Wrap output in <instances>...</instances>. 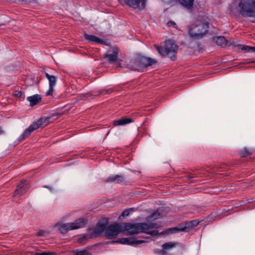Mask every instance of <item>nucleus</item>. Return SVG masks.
<instances>
[{
  "label": "nucleus",
  "mask_w": 255,
  "mask_h": 255,
  "mask_svg": "<svg viewBox=\"0 0 255 255\" xmlns=\"http://www.w3.org/2000/svg\"><path fill=\"white\" fill-rule=\"evenodd\" d=\"M252 200L253 201V202H255V198H252Z\"/></svg>",
  "instance_id": "47"
},
{
  "label": "nucleus",
  "mask_w": 255,
  "mask_h": 255,
  "mask_svg": "<svg viewBox=\"0 0 255 255\" xmlns=\"http://www.w3.org/2000/svg\"><path fill=\"white\" fill-rule=\"evenodd\" d=\"M209 28L208 22H201L197 24H193L191 25L188 34L189 36L193 39H199L207 32Z\"/></svg>",
  "instance_id": "5"
},
{
  "label": "nucleus",
  "mask_w": 255,
  "mask_h": 255,
  "mask_svg": "<svg viewBox=\"0 0 255 255\" xmlns=\"http://www.w3.org/2000/svg\"><path fill=\"white\" fill-rule=\"evenodd\" d=\"M112 92V90L108 89V90H106V93H107V94H110V93H111Z\"/></svg>",
  "instance_id": "44"
},
{
  "label": "nucleus",
  "mask_w": 255,
  "mask_h": 255,
  "mask_svg": "<svg viewBox=\"0 0 255 255\" xmlns=\"http://www.w3.org/2000/svg\"><path fill=\"white\" fill-rule=\"evenodd\" d=\"M240 45H242L239 44H237L236 42H234V41L233 42L228 41V44L227 45V46H233L236 51L241 50V47L239 46Z\"/></svg>",
  "instance_id": "31"
},
{
  "label": "nucleus",
  "mask_w": 255,
  "mask_h": 255,
  "mask_svg": "<svg viewBox=\"0 0 255 255\" xmlns=\"http://www.w3.org/2000/svg\"><path fill=\"white\" fill-rule=\"evenodd\" d=\"M133 121L128 118H122L118 120H115L113 121V125L115 126H125L127 124L131 123Z\"/></svg>",
  "instance_id": "15"
},
{
  "label": "nucleus",
  "mask_w": 255,
  "mask_h": 255,
  "mask_svg": "<svg viewBox=\"0 0 255 255\" xmlns=\"http://www.w3.org/2000/svg\"><path fill=\"white\" fill-rule=\"evenodd\" d=\"M106 90H102L100 91L99 93L100 94H107Z\"/></svg>",
  "instance_id": "42"
},
{
  "label": "nucleus",
  "mask_w": 255,
  "mask_h": 255,
  "mask_svg": "<svg viewBox=\"0 0 255 255\" xmlns=\"http://www.w3.org/2000/svg\"><path fill=\"white\" fill-rule=\"evenodd\" d=\"M143 239H149V237H148L147 238H144V237H142Z\"/></svg>",
  "instance_id": "48"
},
{
  "label": "nucleus",
  "mask_w": 255,
  "mask_h": 255,
  "mask_svg": "<svg viewBox=\"0 0 255 255\" xmlns=\"http://www.w3.org/2000/svg\"><path fill=\"white\" fill-rule=\"evenodd\" d=\"M45 75L47 79L49 81V88L48 91L46 93V96H49L52 95V92L54 91V87L55 86L57 77L53 75H50L45 72H44Z\"/></svg>",
  "instance_id": "11"
},
{
  "label": "nucleus",
  "mask_w": 255,
  "mask_h": 255,
  "mask_svg": "<svg viewBox=\"0 0 255 255\" xmlns=\"http://www.w3.org/2000/svg\"><path fill=\"white\" fill-rule=\"evenodd\" d=\"M144 233H146L148 235H150L151 236H157L158 235V231L157 230H154V231H149V232H146L145 231V232H144Z\"/></svg>",
  "instance_id": "35"
},
{
  "label": "nucleus",
  "mask_w": 255,
  "mask_h": 255,
  "mask_svg": "<svg viewBox=\"0 0 255 255\" xmlns=\"http://www.w3.org/2000/svg\"><path fill=\"white\" fill-rule=\"evenodd\" d=\"M179 2L188 9H191L193 7L194 0H178Z\"/></svg>",
  "instance_id": "20"
},
{
  "label": "nucleus",
  "mask_w": 255,
  "mask_h": 255,
  "mask_svg": "<svg viewBox=\"0 0 255 255\" xmlns=\"http://www.w3.org/2000/svg\"><path fill=\"white\" fill-rule=\"evenodd\" d=\"M161 216V214L158 213V212H155L150 216H148L146 217V220L147 221H151L156 220L160 218Z\"/></svg>",
  "instance_id": "24"
},
{
  "label": "nucleus",
  "mask_w": 255,
  "mask_h": 255,
  "mask_svg": "<svg viewBox=\"0 0 255 255\" xmlns=\"http://www.w3.org/2000/svg\"><path fill=\"white\" fill-rule=\"evenodd\" d=\"M141 233L145 232V231L150 229H157L159 227V225L155 223H140Z\"/></svg>",
  "instance_id": "14"
},
{
  "label": "nucleus",
  "mask_w": 255,
  "mask_h": 255,
  "mask_svg": "<svg viewBox=\"0 0 255 255\" xmlns=\"http://www.w3.org/2000/svg\"><path fill=\"white\" fill-rule=\"evenodd\" d=\"M164 232L166 234H171L179 232L176 227L167 229Z\"/></svg>",
  "instance_id": "30"
},
{
  "label": "nucleus",
  "mask_w": 255,
  "mask_h": 255,
  "mask_svg": "<svg viewBox=\"0 0 255 255\" xmlns=\"http://www.w3.org/2000/svg\"><path fill=\"white\" fill-rule=\"evenodd\" d=\"M247 202L248 203H251L253 202V201L252 200V198L251 199H248L247 200Z\"/></svg>",
  "instance_id": "43"
},
{
  "label": "nucleus",
  "mask_w": 255,
  "mask_h": 255,
  "mask_svg": "<svg viewBox=\"0 0 255 255\" xmlns=\"http://www.w3.org/2000/svg\"><path fill=\"white\" fill-rule=\"evenodd\" d=\"M84 36L85 39L88 40L89 42H95L100 44H105V42L94 35L84 34Z\"/></svg>",
  "instance_id": "17"
},
{
  "label": "nucleus",
  "mask_w": 255,
  "mask_h": 255,
  "mask_svg": "<svg viewBox=\"0 0 255 255\" xmlns=\"http://www.w3.org/2000/svg\"><path fill=\"white\" fill-rule=\"evenodd\" d=\"M35 255H56V253L51 252H43L42 253H36Z\"/></svg>",
  "instance_id": "32"
},
{
  "label": "nucleus",
  "mask_w": 255,
  "mask_h": 255,
  "mask_svg": "<svg viewBox=\"0 0 255 255\" xmlns=\"http://www.w3.org/2000/svg\"><path fill=\"white\" fill-rule=\"evenodd\" d=\"M241 50L244 51L246 52H255V46L251 47L246 45H240Z\"/></svg>",
  "instance_id": "25"
},
{
  "label": "nucleus",
  "mask_w": 255,
  "mask_h": 255,
  "mask_svg": "<svg viewBox=\"0 0 255 255\" xmlns=\"http://www.w3.org/2000/svg\"><path fill=\"white\" fill-rule=\"evenodd\" d=\"M43 187L48 189L51 192H53L54 191L53 188L49 185H44Z\"/></svg>",
  "instance_id": "39"
},
{
  "label": "nucleus",
  "mask_w": 255,
  "mask_h": 255,
  "mask_svg": "<svg viewBox=\"0 0 255 255\" xmlns=\"http://www.w3.org/2000/svg\"><path fill=\"white\" fill-rule=\"evenodd\" d=\"M177 243L172 242H169L163 244L162 248L166 250H168L176 247Z\"/></svg>",
  "instance_id": "23"
},
{
  "label": "nucleus",
  "mask_w": 255,
  "mask_h": 255,
  "mask_svg": "<svg viewBox=\"0 0 255 255\" xmlns=\"http://www.w3.org/2000/svg\"><path fill=\"white\" fill-rule=\"evenodd\" d=\"M187 223L189 230L190 228L197 226L199 224V222L197 220H192Z\"/></svg>",
  "instance_id": "29"
},
{
  "label": "nucleus",
  "mask_w": 255,
  "mask_h": 255,
  "mask_svg": "<svg viewBox=\"0 0 255 255\" xmlns=\"http://www.w3.org/2000/svg\"><path fill=\"white\" fill-rule=\"evenodd\" d=\"M46 232L43 231V230H39L36 234L37 236H44L45 233H46Z\"/></svg>",
  "instance_id": "38"
},
{
  "label": "nucleus",
  "mask_w": 255,
  "mask_h": 255,
  "mask_svg": "<svg viewBox=\"0 0 255 255\" xmlns=\"http://www.w3.org/2000/svg\"><path fill=\"white\" fill-rule=\"evenodd\" d=\"M198 51H199V52H202L203 50H202V48H201V49H200V48H199V49H198Z\"/></svg>",
  "instance_id": "46"
},
{
  "label": "nucleus",
  "mask_w": 255,
  "mask_h": 255,
  "mask_svg": "<svg viewBox=\"0 0 255 255\" xmlns=\"http://www.w3.org/2000/svg\"><path fill=\"white\" fill-rule=\"evenodd\" d=\"M156 254L159 255H168L166 250L162 248V249L158 250Z\"/></svg>",
  "instance_id": "34"
},
{
  "label": "nucleus",
  "mask_w": 255,
  "mask_h": 255,
  "mask_svg": "<svg viewBox=\"0 0 255 255\" xmlns=\"http://www.w3.org/2000/svg\"><path fill=\"white\" fill-rule=\"evenodd\" d=\"M4 25V24H3V23H0V26H1V25Z\"/></svg>",
  "instance_id": "49"
},
{
  "label": "nucleus",
  "mask_w": 255,
  "mask_h": 255,
  "mask_svg": "<svg viewBox=\"0 0 255 255\" xmlns=\"http://www.w3.org/2000/svg\"><path fill=\"white\" fill-rule=\"evenodd\" d=\"M134 211L133 208H129L125 210L121 215L119 217V219H120L121 217H125L129 215V214Z\"/></svg>",
  "instance_id": "27"
},
{
  "label": "nucleus",
  "mask_w": 255,
  "mask_h": 255,
  "mask_svg": "<svg viewBox=\"0 0 255 255\" xmlns=\"http://www.w3.org/2000/svg\"><path fill=\"white\" fill-rule=\"evenodd\" d=\"M239 12L244 16L253 17L255 22V1L254 0H240L238 3Z\"/></svg>",
  "instance_id": "4"
},
{
  "label": "nucleus",
  "mask_w": 255,
  "mask_h": 255,
  "mask_svg": "<svg viewBox=\"0 0 255 255\" xmlns=\"http://www.w3.org/2000/svg\"><path fill=\"white\" fill-rule=\"evenodd\" d=\"M157 61L153 58L144 56H138L135 59L132 69L135 71H141L143 68L155 64Z\"/></svg>",
  "instance_id": "7"
},
{
  "label": "nucleus",
  "mask_w": 255,
  "mask_h": 255,
  "mask_svg": "<svg viewBox=\"0 0 255 255\" xmlns=\"http://www.w3.org/2000/svg\"><path fill=\"white\" fill-rule=\"evenodd\" d=\"M126 242H127L126 238H121V239H119L118 240L113 241V243H121L122 244H124V245H126V243H127Z\"/></svg>",
  "instance_id": "33"
},
{
  "label": "nucleus",
  "mask_w": 255,
  "mask_h": 255,
  "mask_svg": "<svg viewBox=\"0 0 255 255\" xmlns=\"http://www.w3.org/2000/svg\"><path fill=\"white\" fill-rule=\"evenodd\" d=\"M108 219L105 218V222H98L96 227L92 230V237H98L105 232V235L108 239L115 238L121 232L122 227L119 224L116 223L107 226Z\"/></svg>",
  "instance_id": "1"
},
{
  "label": "nucleus",
  "mask_w": 255,
  "mask_h": 255,
  "mask_svg": "<svg viewBox=\"0 0 255 255\" xmlns=\"http://www.w3.org/2000/svg\"><path fill=\"white\" fill-rule=\"evenodd\" d=\"M126 242V245L136 246L139 244L145 243V241L144 240H138L133 238H127Z\"/></svg>",
  "instance_id": "18"
},
{
  "label": "nucleus",
  "mask_w": 255,
  "mask_h": 255,
  "mask_svg": "<svg viewBox=\"0 0 255 255\" xmlns=\"http://www.w3.org/2000/svg\"><path fill=\"white\" fill-rule=\"evenodd\" d=\"M176 228L178 229L179 232H189V229H188V227L187 226V222H186V223L184 222V223L178 224L176 226Z\"/></svg>",
  "instance_id": "22"
},
{
  "label": "nucleus",
  "mask_w": 255,
  "mask_h": 255,
  "mask_svg": "<svg viewBox=\"0 0 255 255\" xmlns=\"http://www.w3.org/2000/svg\"><path fill=\"white\" fill-rule=\"evenodd\" d=\"M50 118H41L36 122L32 123L27 128H26L24 132L19 137L18 141L28 138L31 133L34 130L39 128H43L47 126L49 123Z\"/></svg>",
  "instance_id": "6"
},
{
  "label": "nucleus",
  "mask_w": 255,
  "mask_h": 255,
  "mask_svg": "<svg viewBox=\"0 0 255 255\" xmlns=\"http://www.w3.org/2000/svg\"><path fill=\"white\" fill-rule=\"evenodd\" d=\"M92 232L91 233L90 235H85L81 237L80 238L78 239V242L80 243H83L86 240L90 238H95V237H92Z\"/></svg>",
  "instance_id": "28"
},
{
  "label": "nucleus",
  "mask_w": 255,
  "mask_h": 255,
  "mask_svg": "<svg viewBox=\"0 0 255 255\" xmlns=\"http://www.w3.org/2000/svg\"><path fill=\"white\" fill-rule=\"evenodd\" d=\"M154 47L162 57L167 56L171 60H175L178 46L174 41L171 40L165 41L163 47L156 45H154Z\"/></svg>",
  "instance_id": "2"
},
{
  "label": "nucleus",
  "mask_w": 255,
  "mask_h": 255,
  "mask_svg": "<svg viewBox=\"0 0 255 255\" xmlns=\"http://www.w3.org/2000/svg\"><path fill=\"white\" fill-rule=\"evenodd\" d=\"M14 95L17 97L22 98L23 93L21 91H15L14 92Z\"/></svg>",
  "instance_id": "36"
},
{
  "label": "nucleus",
  "mask_w": 255,
  "mask_h": 255,
  "mask_svg": "<svg viewBox=\"0 0 255 255\" xmlns=\"http://www.w3.org/2000/svg\"><path fill=\"white\" fill-rule=\"evenodd\" d=\"M215 42L222 47H225L228 44V41L224 36H219L214 39Z\"/></svg>",
  "instance_id": "19"
},
{
  "label": "nucleus",
  "mask_w": 255,
  "mask_h": 255,
  "mask_svg": "<svg viewBox=\"0 0 255 255\" xmlns=\"http://www.w3.org/2000/svg\"><path fill=\"white\" fill-rule=\"evenodd\" d=\"M198 176H197V175H195V174H193V175H188V177L187 178L189 179H192V178H195V177H197Z\"/></svg>",
  "instance_id": "41"
},
{
  "label": "nucleus",
  "mask_w": 255,
  "mask_h": 255,
  "mask_svg": "<svg viewBox=\"0 0 255 255\" xmlns=\"http://www.w3.org/2000/svg\"><path fill=\"white\" fill-rule=\"evenodd\" d=\"M105 181L107 182H115L118 184H126L127 183L124 176L120 175L110 176L106 179Z\"/></svg>",
  "instance_id": "12"
},
{
  "label": "nucleus",
  "mask_w": 255,
  "mask_h": 255,
  "mask_svg": "<svg viewBox=\"0 0 255 255\" xmlns=\"http://www.w3.org/2000/svg\"><path fill=\"white\" fill-rule=\"evenodd\" d=\"M75 254L74 255H92L91 253L88 252L87 250L79 251L78 250H74L72 251Z\"/></svg>",
  "instance_id": "26"
},
{
  "label": "nucleus",
  "mask_w": 255,
  "mask_h": 255,
  "mask_svg": "<svg viewBox=\"0 0 255 255\" xmlns=\"http://www.w3.org/2000/svg\"><path fill=\"white\" fill-rule=\"evenodd\" d=\"M4 133L3 130L2 129L1 127H0V135Z\"/></svg>",
  "instance_id": "45"
},
{
  "label": "nucleus",
  "mask_w": 255,
  "mask_h": 255,
  "mask_svg": "<svg viewBox=\"0 0 255 255\" xmlns=\"http://www.w3.org/2000/svg\"><path fill=\"white\" fill-rule=\"evenodd\" d=\"M87 223V219L79 218L74 223H63L61 222H58L55 224L54 227L58 228V230L61 234H65L69 231L84 227Z\"/></svg>",
  "instance_id": "3"
},
{
  "label": "nucleus",
  "mask_w": 255,
  "mask_h": 255,
  "mask_svg": "<svg viewBox=\"0 0 255 255\" xmlns=\"http://www.w3.org/2000/svg\"><path fill=\"white\" fill-rule=\"evenodd\" d=\"M118 49L116 48L112 53H105L104 58H107L109 63H115L118 60Z\"/></svg>",
  "instance_id": "13"
},
{
  "label": "nucleus",
  "mask_w": 255,
  "mask_h": 255,
  "mask_svg": "<svg viewBox=\"0 0 255 255\" xmlns=\"http://www.w3.org/2000/svg\"><path fill=\"white\" fill-rule=\"evenodd\" d=\"M237 5L236 4H233V5L231 6V11L232 12L235 13L236 11H238L239 10V9L237 7Z\"/></svg>",
  "instance_id": "37"
},
{
  "label": "nucleus",
  "mask_w": 255,
  "mask_h": 255,
  "mask_svg": "<svg viewBox=\"0 0 255 255\" xmlns=\"http://www.w3.org/2000/svg\"><path fill=\"white\" fill-rule=\"evenodd\" d=\"M167 24L169 26H172L174 27L176 25V23L173 21H169L168 22Z\"/></svg>",
  "instance_id": "40"
},
{
  "label": "nucleus",
  "mask_w": 255,
  "mask_h": 255,
  "mask_svg": "<svg viewBox=\"0 0 255 255\" xmlns=\"http://www.w3.org/2000/svg\"><path fill=\"white\" fill-rule=\"evenodd\" d=\"M128 6L134 9H142L145 7V0H123Z\"/></svg>",
  "instance_id": "10"
},
{
  "label": "nucleus",
  "mask_w": 255,
  "mask_h": 255,
  "mask_svg": "<svg viewBox=\"0 0 255 255\" xmlns=\"http://www.w3.org/2000/svg\"><path fill=\"white\" fill-rule=\"evenodd\" d=\"M198 47L199 48V47H200V44H198Z\"/></svg>",
  "instance_id": "50"
},
{
  "label": "nucleus",
  "mask_w": 255,
  "mask_h": 255,
  "mask_svg": "<svg viewBox=\"0 0 255 255\" xmlns=\"http://www.w3.org/2000/svg\"><path fill=\"white\" fill-rule=\"evenodd\" d=\"M29 186L28 182L26 180L21 181L20 183L17 185V188L14 192V195H22L29 190Z\"/></svg>",
  "instance_id": "9"
},
{
  "label": "nucleus",
  "mask_w": 255,
  "mask_h": 255,
  "mask_svg": "<svg viewBox=\"0 0 255 255\" xmlns=\"http://www.w3.org/2000/svg\"><path fill=\"white\" fill-rule=\"evenodd\" d=\"M140 223H126L124 224V229L127 231L129 235H134L141 233Z\"/></svg>",
  "instance_id": "8"
},
{
  "label": "nucleus",
  "mask_w": 255,
  "mask_h": 255,
  "mask_svg": "<svg viewBox=\"0 0 255 255\" xmlns=\"http://www.w3.org/2000/svg\"><path fill=\"white\" fill-rule=\"evenodd\" d=\"M27 100L30 102L31 106H34L40 103L41 101V96L38 94H35L32 96L28 97Z\"/></svg>",
  "instance_id": "16"
},
{
  "label": "nucleus",
  "mask_w": 255,
  "mask_h": 255,
  "mask_svg": "<svg viewBox=\"0 0 255 255\" xmlns=\"http://www.w3.org/2000/svg\"><path fill=\"white\" fill-rule=\"evenodd\" d=\"M254 150L253 148L244 147L239 152V154L242 157H245L248 155H251L254 152Z\"/></svg>",
  "instance_id": "21"
}]
</instances>
